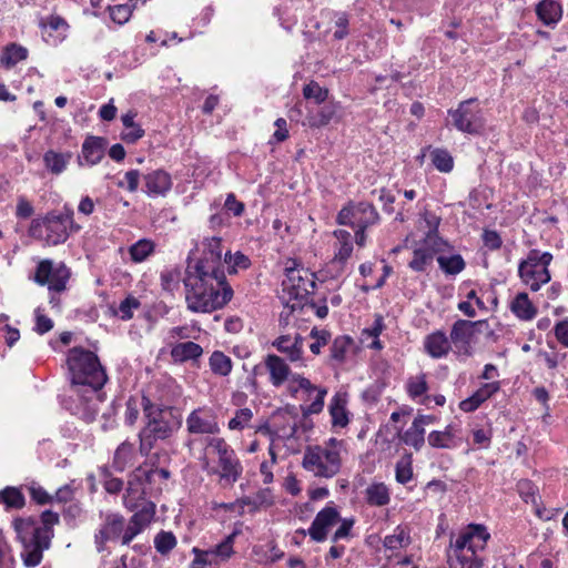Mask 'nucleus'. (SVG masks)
<instances>
[{
  "mask_svg": "<svg viewBox=\"0 0 568 568\" xmlns=\"http://www.w3.org/2000/svg\"><path fill=\"white\" fill-rule=\"evenodd\" d=\"M203 245L202 257L194 262L187 258L183 278L187 308L193 313H211L222 308L233 296L224 273L221 239H205Z\"/></svg>",
  "mask_w": 568,
  "mask_h": 568,
  "instance_id": "f257e3e1",
  "label": "nucleus"
},
{
  "mask_svg": "<svg viewBox=\"0 0 568 568\" xmlns=\"http://www.w3.org/2000/svg\"><path fill=\"white\" fill-rule=\"evenodd\" d=\"M144 416L148 419L145 427L140 432V453L148 456L156 440H164L172 436L182 425L180 412L171 406H156L148 397H142Z\"/></svg>",
  "mask_w": 568,
  "mask_h": 568,
  "instance_id": "f03ea898",
  "label": "nucleus"
},
{
  "mask_svg": "<svg viewBox=\"0 0 568 568\" xmlns=\"http://www.w3.org/2000/svg\"><path fill=\"white\" fill-rule=\"evenodd\" d=\"M68 365L72 387L77 393H80L82 387H89L95 395L106 383L105 371L98 356L91 351L73 347L69 351Z\"/></svg>",
  "mask_w": 568,
  "mask_h": 568,
  "instance_id": "7ed1b4c3",
  "label": "nucleus"
},
{
  "mask_svg": "<svg viewBox=\"0 0 568 568\" xmlns=\"http://www.w3.org/2000/svg\"><path fill=\"white\" fill-rule=\"evenodd\" d=\"M285 273L286 278L282 282L283 295L281 298L288 312H282L281 318H287L295 311H302L306 306L315 308V304L311 301V295L314 294L316 287L314 274L297 268L295 262H293V266L285 267Z\"/></svg>",
  "mask_w": 568,
  "mask_h": 568,
  "instance_id": "20e7f679",
  "label": "nucleus"
},
{
  "mask_svg": "<svg viewBox=\"0 0 568 568\" xmlns=\"http://www.w3.org/2000/svg\"><path fill=\"white\" fill-rule=\"evenodd\" d=\"M74 212L64 205L62 212H49L42 219L31 222L29 233L34 239H42L47 245L55 246L64 243L70 232H78L81 226L73 221Z\"/></svg>",
  "mask_w": 568,
  "mask_h": 568,
  "instance_id": "39448f33",
  "label": "nucleus"
},
{
  "mask_svg": "<svg viewBox=\"0 0 568 568\" xmlns=\"http://www.w3.org/2000/svg\"><path fill=\"white\" fill-rule=\"evenodd\" d=\"M448 124L470 135H479L485 129V118L477 99L462 101L455 110L448 111Z\"/></svg>",
  "mask_w": 568,
  "mask_h": 568,
  "instance_id": "423d86ee",
  "label": "nucleus"
},
{
  "mask_svg": "<svg viewBox=\"0 0 568 568\" xmlns=\"http://www.w3.org/2000/svg\"><path fill=\"white\" fill-rule=\"evenodd\" d=\"M302 465L317 477L332 478L341 469L339 450L322 446L307 447Z\"/></svg>",
  "mask_w": 568,
  "mask_h": 568,
  "instance_id": "0eeeda50",
  "label": "nucleus"
},
{
  "mask_svg": "<svg viewBox=\"0 0 568 568\" xmlns=\"http://www.w3.org/2000/svg\"><path fill=\"white\" fill-rule=\"evenodd\" d=\"M70 271L63 263L54 264L51 260L39 262L33 281L43 286L48 285L50 292L60 293L67 288Z\"/></svg>",
  "mask_w": 568,
  "mask_h": 568,
  "instance_id": "6e6552de",
  "label": "nucleus"
},
{
  "mask_svg": "<svg viewBox=\"0 0 568 568\" xmlns=\"http://www.w3.org/2000/svg\"><path fill=\"white\" fill-rule=\"evenodd\" d=\"M446 557L449 568H483L484 565L483 559L465 546V538L458 541L452 536Z\"/></svg>",
  "mask_w": 568,
  "mask_h": 568,
  "instance_id": "1a4fd4ad",
  "label": "nucleus"
},
{
  "mask_svg": "<svg viewBox=\"0 0 568 568\" xmlns=\"http://www.w3.org/2000/svg\"><path fill=\"white\" fill-rule=\"evenodd\" d=\"M481 322H471L467 320H458L453 324L450 331V342L455 346L456 352L460 355L471 356V341Z\"/></svg>",
  "mask_w": 568,
  "mask_h": 568,
  "instance_id": "9d476101",
  "label": "nucleus"
},
{
  "mask_svg": "<svg viewBox=\"0 0 568 568\" xmlns=\"http://www.w3.org/2000/svg\"><path fill=\"white\" fill-rule=\"evenodd\" d=\"M339 520V513L335 507L326 506L315 516L307 532L317 542L326 539L328 529Z\"/></svg>",
  "mask_w": 568,
  "mask_h": 568,
  "instance_id": "9b49d317",
  "label": "nucleus"
},
{
  "mask_svg": "<svg viewBox=\"0 0 568 568\" xmlns=\"http://www.w3.org/2000/svg\"><path fill=\"white\" fill-rule=\"evenodd\" d=\"M106 144L104 138L88 136L82 144L81 154L78 156V164L80 166L98 164L104 156Z\"/></svg>",
  "mask_w": 568,
  "mask_h": 568,
  "instance_id": "f8f14e48",
  "label": "nucleus"
},
{
  "mask_svg": "<svg viewBox=\"0 0 568 568\" xmlns=\"http://www.w3.org/2000/svg\"><path fill=\"white\" fill-rule=\"evenodd\" d=\"M186 426L191 434H216L220 430L215 418L202 409H194L187 416Z\"/></svg>",
  "mask_w": 568,
  "mask_h": 568,
  "instance_id": "ddd939ff",
  "label": "nucleus"
},
{
  "mask_svg": "<svg viewBox=\"0 0 568 568\" xmlns=\"http://www.w3.org/2000/svg\"><path fill=\"white\" fill-rule=\"evenodd\" d=\"M124 530V518L120 515H109L104 525L95 535L99 551L103 550L104 542L118 539Z\"/></svg>",
  "mask_w": 568,
  "mask_h": 568,
  "instance_id": "4468645a",
  "label": "nucleus"
},
{
  "mask_svg": "<svg viewBox=\"0 0 568 568\" xmlns=\"http://www.w3.org/2000/svg\"><path fill=\"white\" fill-rule=\"evenodd\" d=\"M463 538H465V546L477 554L486 547L490 535L485 526L471 524L458 534L456 540L462 541Z\"/></svg>",
  "mask_w": 568,
  "mask_h": 568,
  "instance_id": "2eb2a0df",
  "label": "nucleus"
},
{
  "mask_svg": "<svg viewBox=\"0 0 568 568\" xmlns=\"http://www.w3.org/2000/svg\"><path fill=\"white\" fill-rule=\"evenodd\" d=\"M518 273L520 278L530 287L531 291H538L542 284L550 281L548 265H519Z\"/></svg>",
  "mask_w": 568,
  "mask_h": 568,
  "instance_id": "dca6fc26",
  "label": "nucleus"
},
{
  "mask_svg": "<svg viewBox=\"0 0 568 568\" xmlns=\"http://www.w3.org/2000/svg\"><path fill=\"white\" fill-rule=\"evenodd\" d=\"M450 338L442 331H436L426 336L424 346L426 352L433 358L445 357L452 348Z\"/></svg>",
  "mask_w": 568,
  "mask_h": 568,
  "instance_id": "f3484780",
  "label": "nucleus"
},
{
  "mask_svg": "<svg viewBox=\"0 0 568 568\" xmlns=\"http://www.w3.org/2000/svg\"><path fill=\"white\" fill-rule=\"evenodd\" d=\"M265 366L270 372V381L273 386H281L290 375L288 365L277 355H267L265 358Z\"/></svg>",
  "mask_w": 568,
  "mask_h": 568,
  "instance_id": "a211bd4d",
  "label": "nucleus"
},
{
  "mask_svg": "<svg viewBox=\"0 0 568 568\" xmlns=\"http://www.w3.org/2000/svg\"><path fill=\"white\" fill-rule=\"evenodd\" d=\"M219 465L222 469V478L231 483H235L240 478L242 474V466L233 450L222 452L221 456H219Z\"/></svg>",
  "mask_w": 568,
  "mask_h": 568,
  "instance_id": "6ab92c4d",
  "label": "nucleus"
},
{
  "mask_svg": "<svg viewBox=\"0 0 568 568\" xmlns=\"http://www.w3.org/2000/svg\"><path fill=\"white\" fill-rule=\"evenodd\" d=\"M13 527L22 545L40 540V529L33 518H18Z\"/></svg>",
  "mask_w": 568,
  "mask_h": 568,
  "instance_id": "aec40b11",
  "label": "nucleus"
},
{
  "mask_svg": "<svg viewBox=\"0 0 568 568\" xmlns=\"http://www.w3.org/2000/svg\"><path fill=\"white\" fill-rule=\"evenodd\" d=\"M144 181L148 192L155 195L165 194L172 185L170 174L163 170H156L146 174Z\"/></svg>",
  "mask_w": 568,
  "mask_h": 568,
  "instance_id": "412c9836",
  "label": "nucleus"
},
{
  "mask_svg": "<svg viewBox=\"0 0 568 568\" xmlns=\"http://www.w3.org/2000/svg\"><path fill=\"white\" fill-rule=\"evenodd\" d=\"M202 354V346L191 341L174 345L170 352V355L175 363L195 361L201 357Z\"/></svg>",
  "mask_w": 568,
  "mask_h": 568,
  "instance_id": "4be33fe9",
  "label": "nucleus"
},
{
  "mask_svg": "<svg viewBox=\"0 0 568 568\" xmlns=\"http://www.w3.org/2000/svg\"><path fill=\"white\" fill-rule=\"evenodd\" d=\"M49 540H47V544L44 546L43 538L40 537V540L34 542H29L23 545V551L21 554V557L23 559V564L27 567H36L38 566L43 557V550L48 549L50 547Z\"/></svg>",
  "mask_w": 568,
  "mask_h": 568,
  "instance_id": "5701e85b",
  "label": "nucleus"
},
{
  "mask_svg": "<svg viewBox=\"0 0 568 568\" xmlns=\"http://www.w3.org/2000/svg\"><path fill=\"white\" fill-rule=\"evenodd\" d=\"M71 159V152H55L53 150L47 151L43 155L45 168L55 175L61 174L67 169Z\"/></svg>",
  "mask_w": 568,
  "mask_h": 568,
  "instance_id": "b1692460",
  "label": "nucleus"
},
{
  "mask_svg": "<svg viewBox=\"0 0 568 568\" xmlns=\"http://www.w3.org/2000/svg\"><path fill=\"white\" fill-rule=\"evenodd\" d=\"M356 229H367L378 222L379 215L376 209L368 202L355 203Z\"/></svg>",
  "mask_w": 568,
  "mask_h": 568,
  "instance_id": "393cba45",
  "label": "nucleus"
},
{
  "mask_svg": "<svg viewBox=\"0 0 568 568\" xmlns=\"http://www.w3.org/2000/svg\"><path fill=\"white\" fill-rule=\"evenodd\" d=\"M455 436L456 434L454 426L448 425L443 432H432L427 437V442L429 446L434 448L452 449L457 446V443L455 442Z\"/></svg>",
  "mask_w": 568,
  "mask_h": 568,
  "instance_id": "a878e982",
  "label": "nucleus"
},
{
  "mask_svg": "<svg viewBox=\"0 0 568 568\" xmlns=\"http://www.w3.org/2000/svg\"><path fill=\"white\" fill-rule=\"evenodd\" d=\"M538 18L547 26L556 23L561 17V7L554 0H542L536 7Z\"/></svg>",
  "mask_w": 568,
  "mask_h": 568,
  "instance_id": "bb28decb",
  "label": "nucleus"
},
{
  "mask_svg": "<svg viewBox=\"0 0 568 568\" xmlns=\"http://www.w3.org/2000/svg\"><path fill=\"white\" fill-rule=\"evenodd\" d=\"M329 414L334 426L345 427L348 424L345 395H334L329 404Z\"/></svg>",
  "mask_w": 568,
  "mask_h": 568,
  "instance_id": "cd10ccee",
  "label": "nucleus"
},
{
  "mask_svg": "<svg viewBox=\"0 0 568 568\" xmlns=\"http://www.w3.org/2000/svg\"><path fill=\"white\" fill-rule=\"evenodd\" d=\"M437 263L439 268L446 275H457L466 267V263L460 254H454L450 256L440 254L437 256Z\"/></svg>",
  "mask_w": 568,
  "mask_h": 568,
  "instance_id": "c85d7f7f",
  "label": "nucleus"
},
{
  "mask_svg": "<svg viewBox=\"0 0 568 568\" xmlns=\"http://www.w3.org/2000/svg\"><path fill=\"white\" fill-rule=\"evenodd\" d=\"M511 311L521 320L528 321L536 315V308L526 293H519L511 302Z\"/></svg>",
  "mask_w": 568,
  "mask_h": 568,
  "instance_id": "c756f323",
  "label": "nucleus"
},
{
  "mask_svg": "<svg viewBox=\"0 0 568 568\" xmlns=\"http://www.w3.org/2000/svg\"><path fill=\"white\" fill-rule=\"evenodd\" d=\"M434 256L432 252L423 245L413 251V258L408 263V267L414 272H425L433 264Z\"/></svg>",
  "mask_w": 568,
  "mask_h": 568,
  "instance_id": "7c9ffc66",
  "label": "nucleus"
},
{
  "mask_svg": "<svg viewBox=\"0 0 568 568\" xmlns=\"http://www.w3.org/2000/svg\"><path fill=\"white\" fill-rule=\"evenodd\" d=\"M134 457V446L129 442H123L115 450L113 457V466L122 471L132 463Z\"/></svg>",
  "mask_w": 568,
  "mask_h": 568,
  "instance_id": "2f4dec72",
  "label": "nucleus"
},
{
  "mask_svg": "<svg viewBox=\"0 0 568 568\" xmlns=\"http://www.w3.org/2000/svg\"><path fill=\"white\" fill-rule=\"evenodd\" d=\"M400 440L416 450H420L425 444V428L413 422L410 427L400 435Z\"/></svg>",
  "mask_w": 568,
  "mask_h": 568,
  "instance_id": "473e14b6",
  "label": "nucleus"
},
{
  "mask_svg": "<svg viewBox=\"0 0 568 568\" xmlns=\"http://www.w3.org/2000/svg\"><path fill=\"white\" fill-rule=\"evenodd\" d=\"M367 501L374 506H385L389 503V491L385 484H373L366 489Z\"/></svg>",
  "mask_w": 568,
  "mask_h": 568,
  "instance_id": "72a5a7b5",
  "label": "nucleus"
},
{
  "mask_svg": "<svg viewBox=\"0 0 568 568\" xmlns=\"http://www.w3.org/2000/svg\"><path fill=\"white\" fill-rule=\"evenodd\" d=\"M24 503V496L18 488L8 486L0 490V504L6 505L7 508L20 509Z\"/></svg>",
  "mask_w": 568,
  "mask_h": 568,
  "instance_id": "f704fd0d",
  "label": "nucleus"
},
{
  "mask_svg": "<svg viewBox=\"0 0 568 568\" xmlns=\"http://www.w3.org/2000/svg\"><path fill=\"white\" fill-rule=\"evenodd\" d=\"M210 367L214 374L227 376L232 371V361L224 353L215 351L210 356Z\"/></svg>",
  "mask_w": 568,
  "mask_h": 568,
  "instance_id": "c9c22d12",
  "label": "nucleus"
},
{
  "mask_svg": "<svg viewBox=\"0 0 568 568\" xmlns=\"http://www.w3.org/2000/svg\"><path fill=\"white\" fill-rule=\"evenodd\" d=\"M153 252L154 243L146 239L138 241L129 248L131 260L135 263L145 261Z\"/></svg>",
  "mask_w": 568,
  "mask_h": 568,
  "instance_id": "e433bc0d",
  "label": "nucleus"
},
{
  "mask_svg": "<svg viewBox=\"0 0 568 568\" xmlns=\"http://www.w3.org/2000/svg\"><path fill=\"white\" fill-rule=\"evenodd\" d=\"M27 57H28V50L24 47L17 44V43H11V44L7 45L4 49L2 62L8 68H10V67L16 65L18 62L26 60Z\"/></svg>",
  "mask_w": 568,
  "mask_h": 568,
  "instance_id": "4c0bfd02",
  "label": "nucleus"
},
{
  "mask_svg": "<svg viewBox=\"0 0 568 568\" xmlns=\"http://www.w3.org/2000/svg\"><path fill=\"white\" fill-rule=\"evenodd\" d=\"M41 524L42 525L39 526L40 536L43 538L45 545L47 540L51 541V538L53 537L52 527L59 524V514L52 510H44L41 514Z\"/></svg>",
  "mask_w": 568,
  "mask_h": 568,
  "instance_id": "58836bf2",
  "label": "nucleus"
},
{
  "mask_svg": "<svg viewBox=\"0 0 568 568\" xmlns=\"http://www.w3.org/2000/svg\"><path fill=\"white\" fill-rule=\"evenodd\" d=\"M408 395L415 399L424 395L428 390V384L426 382V375L419 374L415 377H410L406 384Z\"/></svg>",
  "mask_w": 568,
  "mask_h": 568,
  "instance_id": "ea45409f",
  "label": "nucleus"
},
{
  "mask_svg": "<svg viewBox=\"0 0 568 568\" xmlns=\"http://www.w3.org/2000/svg\"><path fill=\"white\" fill-rule=\"evenodd\" d=\"M353 344V339L349 336H338L334 339L331 346V356L333 359L342 362L345 358V354Z\"/></svg>",
  "mask_w": 568,
  "mask_h": 568,
  "instance_id": "a19ab883",
  "label": "nucleus"
},
{
  "mask_svg": "<svg viewBox=\"0 0 568 568\" xmlns=\"http://www.w3.org/2000/svg\"><path fill=\"white\" fill-rule=\"evenodd\" d=\"M155 549L162 554H169L176 546V538L171 531H161L154 539Z\"/></svg>",
  "mask_w": 568,
  "mask_h": 568,
  "instance_id": "79ce46f5",
  "label": "nucleus"
},
{
  "mask_svg": "<svg viewBox=\"0 0 568 568\" xmlns=\"http://www.w3.org/2000/svg\"><path fill=\"white\" fill-rule=\"evenodd\" d=\"M316 396L314 397L313 402L307 406H301V412L304 417L320 414L324 408V398L327 395V389L324 387H320L316 390Z\"/></svg>",
  "mask_w": 568,
  "mask_h": 568,
  "instance_id": "37998d69",
  "label": "nucleus"
},
{
  "mask_svg": "<svg viewBox=\"0 0 568 568\" xmlns=\"http://www.w3.org/2000/svg\"><path fill=\"white\" fill-rule=\"evenodd\" d=\"M303 95L307 100H314L316 104L323 103L327 97V89L322 88L318 83L312 81L303 88Z\"/></svg>",
  "mask_w": 568,
  "mask_h": 568,
  "instance_id": "c03bdc74",
  "label": "nucleus"
},
{
  "mask_svg": "<svg viewBox=\"0 0 568 568\" xmlns=\"http://www.w3.org/2000/svg\"><path fill=\"white\" fill-rule=\"evenodd\" d=\"M432 161L440 172H450L453 170V158L446 150L437 149L432 152Z\"/></svg>",
  "mask_w": 568,
  "mask_h": 568,
  "instance_id": "a18cd8bd",
  "label": "nucleus"
},
{
  "mask_svg": "<svg viewBox=\"0 0 568 568\" xmlns=\"http://www.w3.org/2000/svg\"><path fill=\"white\" fill-rule=\"evenodd\" d=\"M396 480L400 484L408 483L413 477L412 456L407 455L396 464Z\"/></svg>",
  "mask_w": 568,
  "mask_h": 568,
  "instance_id": "49530a36",
  "label": "nucleus"
},
{
  "mask_svg": "<svg viewBox=\"0 0 568 568\" xmlns=\"http://www.w3.org/2000/svg\"><path fill=\"white\" fill-rule=\"evenodd\" d=\"M181 271L176 267L165 270L161 273V284L163 290L173 292L179 287Z\"/></svg>",
  "mask_w": 568,
  "mask_h": 568,
  "instance_id": "de8ad7c7",
  "label": "nucleus"
},
{
  "mask_svg": "<svg viewBox=\"0 0 568 568\" xmlns=\"http://www.w3.org/2000/svg\"><path fill=\"white\" fill-rule=\"evenodd\" d=\"M423 246L427 247L433 256L445 252L449 247L448 243L439 237L437 233H427Z\"/></svg>",
  "mask_w": 568,
  "mask_h": 568,
  "instance_id": "09e8293b",
  "label": "nucleus"
},
{
  "mask_svg": "<svg viewBox=\"0 0 568 568\" xmlns=\"http://www.w3.org/2000/svg\"><path fill=\"white\" fill-rule=\"evenodd\" d=\"M552 260V255L548 252L541 253L538 250H530L525 261H521L519 265H549Z\"/></svg>",
  "mask_w": 568,
  "mask_h": 568,
  "instance_id": "8fccbe9b",
  "label": "nucleus"
},
{
  "mask_svg": "<svg viewBox=\"0 0 568 568\" xmlns=\"http://www.w3.org/2000/svg\"><path fill=\"white\" fill-rule=\"evenodd\" d=\"M253 417V413L250 408L237 409L235 416L229 422L230 429H243L248 425Z\"/></svg>",
  "mask_w": 568,
  "mask_h": 568,
  "instance_id": "3c124183",
  "label": "nucleus"
},
{
  "mask_svg": "<svg viewBox=\"0 0 568 568\" xmlns=\"http://www.w3.org/2000/svg\"><path fill=\"white\" fill-rule=\"evenodd\" d=\"M310 336L315 339L310 345V349L313 354L317 355L321 353V348L327 344L331 334L325 329H317L316 327H314L311 331Z\"/></svg>",
  "mask_w": 568,
  "mask_h": 568,
  "instance_id": "603ef678",
  "label": "nucleus"
},
{
  "mask_svg": "<svg viewBox=\"0 0 568 568\" xmlns=\"http://www.w3.org/2000/svg\"><path fill=\"white\" fill-rule=\"evenodd\" d=\"M109 10L111 19L119 24L125 23L132 14V7L126 3L110 7Z\"/></svg>",
  "mask_w": 568,
  "mask_h": 568,
  "instance_id": "864d4df0",
  "label": "nucleus"
},
{
  "mask_svg": "<svg viewBox=\"0 0 568 568\" xmlns=\"http://www.w3.org/2000/svg\"><path fill=\"white\" fill-rule=\"evenodd\" d=\"M236 532L229 535L222 542H220L214 549L209 550L211 555L220 556L223 559L230 558L233 554V542Z\"/></svg>",
  "mask_w": 568,
  "mask_h": 568,
  "instance_id": "5fc2aeb1",
  "label": "nucleus"
},
{
  "mask_svg": "<svg viewBox=\"0 0 568 568\" xmlns=\"http://www.w3.org/2000/svg\"><path fill=\"white\" fill-rule=\"evenodd\" d=\"M34 317H36L34 331L38 334L43 335L53 328V321L51 318H49L48 316H45L43 314V311L40 307H38L34 311Z\"/></svg>",
  "mask_w": 568,
  "mask_h": 568,
  "instance_id": "6e6d98bb",
  "label": "nucleus"
},
{
  "mask_svg": "<svg viewBox=\"0 0 568 568\" xmlns=\"http://www.w3.org/2000/svg\"><path fill=\"white\" fill-rule=\"evenodd\" d=\"M140 302L132 296L126 297L120 303L119 311L120 317L123 321H129L133 317V310L139 308Z\"/></svg>",
  "mask_w": 568,
  "mask_h": 568,
  "instance_id": "4d7b16f0",
  "label": "nucleus"
},
{
  "mask_svg": "<svg viewBox=\"0 0 568 568\" xmlns=\"http://www.w3.org/2000/svg\"><path fill=\"white\" fill-rule=\"evenodd\" d=\"M154 515V508L153 506L151 508H143L141 509L140 511L135 513L131 519H130V523L132 525H134L135 527H139L140 530H142V528L144 526H146L152 517Z\"/></svg>",
  "mask_w": 568,
  "mask_h": 568,
  "instance_id": "13d9d810",
  "label": "nucleus"
},
{
  "mask_svg": "<svg viewBox=\"0 0 568 568\" xmlns=\"http://www.w3.org/2000/svg\"><path fill=\"white\" fill-rule=\"evenodd\" d=\"M224 262L225 263L232 262V265L229 266V268H230V272H234V273L236 272V270H235L236 267L247 268L251 264L248 257L245 256L244 254H242L241 252H236L235 255L232 257L230 251H227L225 253Z\"/></svg>",
  "mask_w": 568,
  "mask_h": 568,
  "instance_id": "bf43d9fd",
  "label": "nucleus"
},
{
  "mask_svg": "<svg viewBox=\"0 0 568 568\" xmlns=\"http://www.w3.org/2000/svg\"><path fill=\"white\" fill-rule=\"evenodd\" d=\"M337 222L342 225L356 227L355 204H349L348 206L343 207L337 215Z\"/></svg>",
  "mask_w": 568,
  "mask_h": 568,
  "instance_id": "052dcab7",
  "label": "nucleus"
},
{
  "mask_svg": "<svg viewBox=\"0 0 568 568\" xmlns=\"http://www.w3.org/2000/svg\"><path fill=\"white\" fill-rule=\"evenodd\" d=\"M224 207L227 212H231L234 216H241L244 213L245 205L243 202L237 201L234 193H229L224 203Z\"/></svg>",
  "mask_w": 568,
  "mask_h": 568,
  "instance_id": "680f3d73",
  "label": "nucleus"
},
{
  "mask_svg": "<svg viewBox=\"0 0 568 568\" xmlns=\"http://www.w3.org/2000/svg\"><path fill=\"white\" fill-rule=\"evenodd\" d=\"M29 491L31 498L39 505H45L53 501V496L49 495L41 486H31Z\"/></svg>",
  "mask_w": 568,
  "mask_h": 568,
  "instance_id": "e2e57ef3",
  "label": "nucleus"
},
{
  "mask_svg": "<svg viewBox=\"0 0 568 568\" xmlns=\"http://www.w3.org/2000/svg\"><path fill=\"white\" fill-rule=\"evenodd\" d=\"M353 252V245L349 241L341 242L339 248L335 254L334 263H339L341 265L345 264L346 261L351 257Z\"/></svg>",
  "mask_w": 568,
  "mask_h": 568,
  "instance_id": "0e129e2a",
  "label": "nucleus"
},
{
  "mask_svg": "<svg viewBox=\"0 0 568 568\" xmlns=\"http://www.w3.org/2000/svg\"><path fill=\"white\" fill-rule=\"evenodd\" d=\"M483 241L485 246L490 250H498L503 244L501 237L496 231L486 230L483 234Z\"/></svg>",
  "mask_w": 568,
  "mask_h": 568,
  "instance_id": "69168bd1",
  "label": "nucleus"
},
{
  "mask_svg": "<svg viewBox=\"0 0 568 568\" xmlns=\"http://www.w3.org/2000/svg\"><path fill=\"white\" fill-rule=\"evenodd\" d=\"M193 552L195 558L191 564V568H205L206 565L211 564V560L209 559L211 554L209 550H200L199 548H193Z\"/></svg>",
  "mask_w": 568,
  "mask_h": 568,
  "instance_id": "338daca9",
  "label": "nucleus"
},
{
  "mask_svg": "<svg viewBox=\"0 0 568 568\" xmlns=\"http://www.w3.org/2000/svg\"><path fill=\"white\" fill-rule=\"evenodd\" d=\"M555 335L559 343L568 347V320H564L556 324Z\"/></svg>",
  "mask_w": 568,
  "mask_h": 568,
  "instance_id": "774afa93",
  "label": "nucleus"
}]
</instances>
